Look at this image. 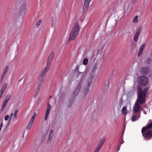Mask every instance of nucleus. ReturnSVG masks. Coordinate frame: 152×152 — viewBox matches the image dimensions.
Here are the masks:
<instances>
[{"instance_id": "obj_34", "label": "nucleus", "mask_w": 152, "mask_h": 152, "mask_svg": "<svg viewBox=\"0 0 152 152\" xmlns=\"http://www.w3.org/2000/svg\"><path fill=\"white\" fill-rule=\"evenodd\" d=\"M41 20H38L37 23L36 25L37 26H39V25L41 23Z\"/></svg>"}, {"instance_id": "obj_37", "label": "nucleus", "mask_w": 152, "mask_h": 152, "mask_svg": "<svg viewBox=\"0 0 152 152\" xmlns=\"http://www.w3.org/2000/svg\"><path fill=\"white\" fill-rule=\"evenodd\" d=\"M52 137H49V138L48 141V143H49L50 142L52 139Z\"/></svg>"}, {"instance_id": "obj_21", "label": "nucleus", "mask_w": 152, "mask_h": 152, "mask_svg": "<svg viewBox=\"0 0 152 152\" xmlns=\"http://www.w3.org/2000/svg\"><path fill=\"white\" fill-rule=\"evenodd\" d=\"M97 69V65L96 64H95L92 68L91 71L92 72H95Z\"/></svg>"}, {"instance_id": "obj_19", "label": "nucleus", "mask_w": 152, "mask_h": 152, "mask_svg": "<svg viewBox=\"0 0 152 152\" xmlns=\"http://www.w3.org/2000/svg\"><path fill=\"white\" fill-rule=\"evenodd\" d=\"M122 112L123 114L124 115H126L127 113V110L126 107V106L124 107L122 110Z\"/></svg>"}, {"instance_id": "obj_31", "label": "nucleus", "mask_w": 152, "mask_h": 152, "mask_svg": "<svg viewBox=\"0 0 152 152\" xmlns=\"http://www.w3.org/2000/svg\"><path fill=\"white\" fill-rule=\"evenodd\" d=\"M39 91L37 90H35V94L34 95V98H36V97L37 96V94L39 92Z\"/></svg>"}, {"instance_id": "obj_40", "label": "nucleus", "mask_w": 152, "mask_h": 152, "mask_svg": "<svg viewBox=\"0 0 152 152\" xmlns=\"http://www.w3.org/2000/svg\"><path fill=\"white\" fill-rule=\"evenodd\" d=\"M52 136H53V135H52V134H49V137H52Z\"/></svg>"}, {"instance_id": "obj_7", "label": "nucleus", "mask_w": 152, "mask_h": 152, "mask_svg": "<svg viewBox=\"0 0 152 152\" xmlns=\"http://www.w3.org/2000/svg\"><path fill=\"white\" fill-rule=\"evenodd\" d=\"M93 76L91 77V79H90L89 80H88L87 82V85L86 87L84 88L83 91V93L85 96H86L88 94L89 91V88L92 83L91 79H92L93 78Z\"/></svg>"}, {"instance_id": "obj_28", "label": "nucleus", "mask_w": 152, "mask_h": 152, "mask_svg": "<svg viewBox=\"0 0 152 152\" xmlns=\"http://www.w3.org/2000/svg\"><path fill=\"white\" fill-rule=\"evenodd\" d=\"M101 147L97 145L96 148L94 150L93 152H98L99 150V149L101 148Z\"/></svg>"}, {"instance_id": "obj_35", "label": "nucleus", "mask_w": 152, "mask_h": 152, "mask_svg": "<svg viewBox=\"0 0 152 152\" xmlns=\"http://www.w3.org/2000/svg\"><path fill=\"white\" fill-rule=\"evenodd\" d=\"M145 46H146L145 44H143L141 46L140 48L142 49H143Z\"/></svg>"}, {"instance_id": "obj_44", "label": "nucleus", "mask_w": 152, "mask_h": 152, "mask_svg": "<svg viewBox=\"0 0 152 152\" xmlns=\"http://www.w3.org/2000/svg\"><path fill=\"white\" fill-rule=\"evenodd\" d=\"M108 85H109V82H108Z\"/></svg>"}, {"instance_id": "obj_17", "label": "nucleus", "mask_w": 152, "mask_h": 152, "mask_svg": "<svg viewBox=\"0 0 152 152\" xmlns=\"http://www.w3.org/2000/svg\"><path fill=\"white\" fill-rule=\"evenodd\" d=\"M8 69H9V67L7 66H5V67L4 68V69L2 74L1 75V81L2 80L3 78L4 77L6 73L7 72V71L8 70Z\"/></svg>"}, {"instance_id": "obj_3", "label": "nucleus", "mask_w": 152, "mask_h": 152, "mask_svg": "<svg viewBox=\"0 0 152 152\" xmlns=\"http://www.w3.org/2000/svg\"><path fill=\"white\" fill-rule=\"evenodd\" d=\"M140 95L139 98L137 99L134 104V106L133 109V111L134 113H137L139 112L140 109L141 107L140 104H142L144 102V98H142V95Z\"/></svg>"}, {"instance_id": "obj_43", "label": "nucleus", "mask_w": 152, "mask_h": 152, "mask_svg": "<svg viewBox=\"0 0 152 152\" xmlns=\"http://www.w3.org/2000/svg\"><path fill=\"white\" fill-rule=\"evenodd\" d=\"M144 113L145 114H147L146 113V111H144Z\"/></svg>"}, {"instance_id": "obj_24", "label": "nucleus", "mask_w": 152, "mask_h": 152, "mask_svg": "<svg viewBox=\"0 0 152 152\" xmlns=\"http://www.w3.org/2000/svg\"><path fill=\"white\" fill-rule=\"evenodd\" d=\"M138 16H136L133 19V22L134 23H137L138 22Z\"/></svg>"}, {"instance_id": "obj_5", "label": "nucleus", "mask_w": 152, "mask_h": 152, "mask_svg": "<svg viewBox=\"0 0 152 152\" xmlns=\"http://www.w3.org/2000/svg\"><path fill=\"white\" fill-rule=\"evenodd\" d=\"M149 89V88L146 87L145 88L143 91L142 89L141 88H138L137 90L138 93V98H139V97L141 95H142V98H144V101L145 100V98L148 92Z\"/></svg>"}, {"instance_id": "obj_27", "label": "nucleus", "mask_w": 152, "mask_h": 152, "mask_svg": "<svg viewBox=\"0 0 152 152\" xmlns=\"http://www.w3.org/2000/svg\"><path fill=\"white\" fill-rule=\"evenodd\" d=\"M7 102L4 100L3 103L1 107V108L2 109H4L5 108Z\"/></svg>"}, {"instance_id": "obj_30", "label": "nucleus", "mask_w": 152, "mask_h": 152, "mask_svg": "<svg viewBox=\"0 0 152 152\" xmlns=\"http://www.w3.org/2000/svg\"><path fill=\"white\" fill-rule=\"evenodd\" d=\"M151 61V58H147L146 61V63L148 64H150Z\"/></svg>"}, {"instance_id": "obj_41", "label": "nucleus", "mask_w": 152, "mask_h": 152, "mask_svg": "<svg viewBox=\"0 0 152 152\" xmlns=\"http://www.w3.org/2000/svg\"><path fill=\"white\" fill-rule=\"evenodd\" d=\"M124 142V140H123L121 142V144H122L123 142Z\"/></svg>"}, {"instance_id": "obj_18", "label": "nucleus", "mask_w": 152, "mask_h": 152, "mask_svg": "<svg viewBox=\"0 0 152 152\" xmlns=\"http://www.w3.org/2000/svg\"><path fill=\"white\" fill-rule=\"evenodd\" d=\"M105 141V138H103L100 141L98 145L101 148L102 146L103 145Z\"/></svg>"}, {"instance_id": "obj_16", "label": "nucleus", "mask_w": 152, "mask_h": 152, "mask_svg": "<svg viewBox=\"0 0 152 152\" xmlns=\"http://www.w3.org/2000/svg\"><path fill=\"white\" fill-rule=\"evenodd\" d=\"M39 83L37 86L36 87V90L39 91L42 83H44L45 81L40 79H39Z\"/></svg>"}, {"instance_id": "obj_14", "label": "nucleus", "mask_w": 152, "mask_h": 152, "mask_svg": "<svg viewBox=\"0 0 152 152\" xmlns=\"http://www.w3.org/2000/svg\"><path fill=\"white\" fill-rule=\"evenodd\" d=\"M141 31V28H138L137 31L135 34L133 38V40L134 41H137L138 39V35L140 34Z\"/></svg>"}, {"instance_id": "obj_2", "label": "nucleus", "mask_w": 152, "mask_h": 152, "mask_svg": "<svg viewBox=\"0 0 152 152\" xmlns=\"http://www.w3.org/2000/svg\"><path fill=\"white\" fill-rule=\"evenodd\" d=\"M80 30L78 23L76 22L70 34L69 40H73L76 38Z\"/></svg>"}, {"instance_id": "obj_11", "label": "nucleus", "mask_w": 152, "mask_h": 152, "mask_svg": "<svg viewBox=\"0 0 152 152\" xmlns=\"http://www.w3.org/2000/svg\"><path fill=\"white\" fill-rule=\"evenodd\" d=\"M27 2L26 1L24 0L22 1L21 3V7L20 10V12L22 13L24 12L26 10Z\"/></svg>"}, {"instance_id": "obj_8", "label": "nucleus", "mask_w": 152, "mask_h": 152, "mask_svg": "<svg viewBox=\"0 0 152 152\" xmlns=\"http://www.w3.org/2000/svg\"><path fill=\"white\" fill-rule=\"evenodd\" d=\"M150 68L148 66L142 67L140 69V71L141 73L144 75L148 74L150 72Z\"/></svg>"}, {"instance_id": "obj_39", "label": "nucleus", "mask_w": 152, "mask_h": 152, "mask_svg": "<svg viewBox=\"0 0 152 152\" xmlns=\"http://www.w3.org/2000/svg\"><path fill=\"white\" fill-rule=\"evenodd\" d=\"M13 113H12L11 115H10V120L11 118H12L13 115Z\"/></svg>"}, {"instance_id": "obj_29", "label": "nucleus", "mask_w": 152, "mask_h": 152, "mask_svg": "<svg viewBox=\"0 0 152 152\" xmlns=\"http://www.w3.org/2000/svg\"><path fill=\"white\" fill-rule=\"evenodd\" d=\"M36 115H37L36 113V112L34 113L32 117L31 118V120L32 121H34V119L36 117Z\"/></svg>"}, {"instance_id": "obj_6", "label": "nucleus", "mask_w": 152, "mask_h": 152, "mask_svg": "<svg viewBox=\"0 0 152 152\" xmlns=\"http://www.w3.org/2000/svg\"><path fill=\"white\" fill-rule=\"evenodd\" d=\"M50 65L47 64L46 66L42 71L40 76L39 77V79L45 81V74L49 70Z\"/></svg>"}, {"instance_id": "obj_15", "label": "nucleus", "mask_w": 152, "mask_h": 152, "mask_svg": "<svg viewBox=\"0 0 152 152\" xmlns=\"http://www.w3.org/2000/svg\"><path fill=\"white\" fill-rule=\"evenodd\" d=\"M54 56V54L53 52H52L50 54L48 58V59L47 64H48L49 65H50L51 61L53 59V58Z\"/></svg>"}, {"instance_id": "obj_25", "label": "nucleus", "mask_w": 152, "mask_h": 152, "mask_svg": "<svg viewBox=\"0 0 152 152\" xmlns=\"http://www.w3.org/2000/svg\"><path fill=\"white\" fill-rule=\"evenodd\" d=\"M88 59L86 58H85L83 61V64L85 65H86L88 64Z\"/></svg>"}, {"instance_id": "obj_10", "label": "nucleus", "mask_w": 152, "mask_h": 152, "mask_svg": "<svg viewBox=\"0 0 152 152\" xmlns=\"http://www.w3.org/2000/svg\"><path fill=\"white\" fill-rule=\"evenodd\" d=\"M81 87V85L80 84H78L76 87L75 89L72 94V97L74 98V97H75V96L77 95Z\"/></svg>"}, {"instance_id": "obj_26", "label": "nucleus", "mask_w": 152, "mask_h": 152, "mask_svg": "<svg viewBox=\"0 0 152 152\" xmlns=\"http://www.w3.org/2000/svg\"><path fill=\"white\" fill-rule=\"evenodd\" d=\"M143 49L140 48L139 50V52L138 54V56L140 57L142 53Z\"/></svg>"}, {"instance_id": "obj_13", "label": "nucleus", "mask_w": 152, "mask_h": 152, "mask_svg": "<svg viewBox=\"0 0 152 152\" xmlns=\"http://www.w3.org/2000/svg\"><path fill=\"white\" fill-rule=\"evenodd\" d=\"M140 112L139 113L135 114L133 115L131 118L132 121L134 122L137 121L140 117Z\"/></svg>"}, {"instance_id": "obj_4", "label": "nucleus", "mask_w": 152, "mask_h": 152, "mask_svg": "<svg viewBox=\"0 0 152 152\" xmlns=\"http://www.w3.org/2000/svg\"><path fill=\"white\" fill-rule=\"evenodd\" d=\"M138 81L140 85L143 86H146L149 83L148 78L144 76H140L138 79Z\"/></svg>"}, {"instance_id": "obj_9", "label": "nucleus", "mask_w": 152, "mask_h": 152, "mask_svg": "<svg viewBox=\"0 0 152 152\" xmlns=\"http://www.w3.org/2000/svg\"><path fill=\"white\" fill-rule=\"evenodd\" d=\"M91 0H85L83 7V11L84 12H86L88 9L90 2Z\"/></svg>"}, {"instance_id": "obj_20", "label": "nucleus", "mask_w": 152, "mask_h": 152, "mask_svg": "<svg viewBox=\"0 0 152 152\" xmlns=\"http://www.w3.org/2000/svg\"><path fill=\"white\" fill-rule=\"evenodd\" d=\"M34 121H32L31 120H30V121L29 124L27 125V129L28 130L30 129L31 128V126H32V124L33 123Z\"/></svg>"}, {"instance_id": "obj_38", "label": "nucleus", "mask_w": 152, "mask_h": 152, "mask_svg": "<svg viewBox=\"0 0 152 152\" xmlns=\"http://www.w3.org/2000/svg\"><path fill=\"white\" fill-rule=\"evenodd\" d=\"M53 132H54L53 130L52 129L50 131V134H52V135H53Z\"/></svg>"}, {"instance_id": "obj_46", "label": "nucleus", "mask_w": 152, "mask_h": 152, "mask_svg": "<svg viewBox=\"0 0 152 152\" xmlns=\"http://www.w3.org/2000/svg\"><path fill=\"white\" fill-rule=\"evenodd\" d=\"M134 85H135V83H134Z\"/></svg>"}, {"instance_id": "obj_1", "label": "nucleus", "mask_w": 152, "mask_h": 152, "mask_svg": "<svg viewBox=\"0 0 152 152\" xmlns=\"http://www.w3.org/2000/svg\"><path fill=\"white\" fill-rule=\"evenodd\" d=\"M152 127V122L148 124L146 126L143 127L141 130V132L142 136L146 140L152 137V131L148 130L149 129Z\"/></svg>"}, {"instance_id": "obj_42", "label": "nucleus", "mask_w": 152, "mask_h": 152, "mask_svg": "<svg viewBox=\"0 0 152 152\" xmlns=\"http://www.w3.org/2000/svg\"><path fill=\"white\" fill-rule=\"evenodd\" d=\"M20 2V0H19V1H17V3H19Z\"/></svg>"}, {"instance_id": "obj_33", "label": "nucleus", "mask_w": 152, "mask_h": 152, "mask_svg": "<svg viewBox=\"0 0 152 152\" xmlns=\"http://www.w3.org/2000/svg\"><path fill=\"white\" fill-rule=\"evenodd\" d=\"M18 113V110H16L15 111L14 116V118H17V114Z\"/></svg>"}, {"instance_id": "obj_47", "label": "nucleus", "mask_w": 152, "mask_h": 152, "mask_svg": "<svg viewBox=\"0 0 152 152\" xmlns=\"http://www.w3.org/2000/svg\"><path fill=\"white\" fill-rule=\"evenodd\" d=\"M122 0H121V1H122Z\"/></svg>"}, {"instance_id": "obj_45", "label": "nucleus", "mask_w": 152, "mask_h": 152, "mask_svg": "<svg viewBox=\"0 0 152 152\" xmlns=\"http://www.w3.org/2000/svg\"><path fill=\"white\" fill-rule=\"evenodd\" d=\"M51 97V96H50V97Z\"/></svg>"}, {"instance_id": "obj_22", "label": "nucleus", "mask_w": 152, "mask_h": 152, "mask_svg": "<svg viewBox=\"0 0 152 152\" xmlns=\"http://www.w3.org/2000/svg\"><path fill=\"white\" fill-rule=\"evenodd\" d=\"M11 96L10 94H7L4 101L7 102L10 99Z\"/></svg>"}, {"instance_id": "obj_12", "label": "nucleus", "mask_w": 152, "mask_h": 152, "mask_svg": "<svg viewBox=\"0 0 152 152\" xmlns=\"http://www.w3.org/2000/svg\"><path fill=\"white\" fill-rule=\"evenodd\" d=\"M51 106L49 104H48L47 107L46 109V112L45 113V120H46L48 117V115L49 114L51 108Z\"/></svg>"}, {"instance_id": "obj_32", "label": "nucleus", "mask_w": 152, "mask_h": 152, "mask_svg": "<svg viewBox=\"0 0 152 152\" xmlns=\"http://www.w3.org/2000/svg\"><path fill=\"white\" fill-rule=\"evenodd\" d=\"M119 106L120 107L122 106L123 105V100L122 99H121L119 101Z\"/></svg>"}, {"instance_id": "obj_23", "label": "nucleus", "mask_w": 152, "mask_h": 152, "mask_svg": "<svg viewBox=\"0 0 152 152\" xmlns=\"http://www.w3.org/2000/svg\"><path fill=\"white\" fill-rule=\"evenodd\" d=\"M7 87V84L6 83H5L3 86V87L1 89V91H2L4 92V90Z\"/></svg>"}, {"instance_id": "obj_36", "label": "nucleus", "mask_w": 152, "mask_h": 152, "mask_svg": "<svg viewBox=\"0 0 152 152\" xmlns=\"http://www.w3.org/2000/svg\"><path fill=\"white\" fill-rule=\"evenodd\" d=\"M9 116L8 115H6L4 117V120L5 121H7L8 120L9 118Z\"/></svg>"}]
</instances>
